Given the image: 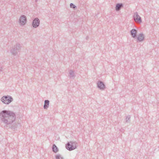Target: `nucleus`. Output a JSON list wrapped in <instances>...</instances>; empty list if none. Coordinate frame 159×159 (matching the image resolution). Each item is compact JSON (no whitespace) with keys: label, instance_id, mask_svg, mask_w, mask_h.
<instances>
[{"label":"nucleus","instance_id":"17","mask_svg":"<svg viewBox=\"0 0 159 159\" xmlns=\"http://www.w3.org/2000/svg\"><path fill=\"white\" fill-rule=\"evenodd\" d=\"M56 159H63V158L61 157L60 155H57L56 156Z\"/></svg>","mask_w":159,"mask_h":159},{"label":"nucleus","instance_id":"6","mask_svg":"<svg viewBox=\"0 0 159 159\" xmlns=\"http://www.w3.org/2000/svg\"><path fill=\"white\" fill-rule=\"evenodd\" d=\"M97 87L100 89L104 90L106 89V86L104 83L102 81L99 80L97 83Z\"/></svg>","mask_w":159,"mask_h":159},{"label":"nucleus","instance_id":"4","mask_svg":"<svg viewBox=\"0 0 159 159\" xmlns=\"http://www.w3.org/2000/svg\"><path fill=\"white\" fill-rule=\"evenodd\" d=\"M13 98L10 96H3L1 99L2 102L5 104H8L13 101Z\"/></svg>","mask_w":159,"mask_h":159},{"label":"nucleus","instance_id":"19","mask_svg":"<svg viewBox=\"0 0 159 159\" xmlns=\"http://www.w3.org/2000/svg\"><path fill=\"white\" fill-rule=\"evenodd\" d=\"M120 131L121 132H123L124 130V129H121L120 130Z\"/></svg>","mask_w":159,"mask_h":159},{"label":"nucleus","instance_id":"9","mask_svg":"<svg viewBox=\"0 0 159 159\" xmlns=\"http://www.w3.org/2000/svg\"><path fill=\"white\" fill-rule=\"evenodd\" d=\"M137 42H141L144 39V35L143 33H141L139 34L138 35V37H137Z\"/></svg>","mask_w":159,"mask_h":159},{"label":"nucleus","instance_id":"11","mask_svg":"<svg viewBox=\"0 0 159 159\" xmlns=\"http://www.w3.org/2000/svg\"><path fill=\"white\" fill-rule=\"evenodd\" d=\"M123 6L122 3H117L116 6V10L117 11H119Z\"/></svg>","mask_w":159,"mask_h":159},{"label":"nucleus","instance_id":"12","mask_svg":"<svg viewBox=\"0 0 159 159\" xmlns=\"http://www.w3.org/2000/svg\"><path fill=\"white\" fill-rule=\"evenodd\" d=\"M49 104V101L48 100H46L44 101V104L43 106V108L45 109H47L48 107Z\"/></svg>","mask_w":159,"mask_h":159},{"label":"nucleus","instance_id":"10","mask_svg":"<svg viewBox=\"0 0 159 159\" xmlns=\"http://www.w3.org/2000/svg\"><path fill=\"white\" fill-rule=\"evenodd\" d=\"M137 32V30L135 29H132L130 30V34L133 38L136 37Z\"/></svg>","mask_w":159,"mask_h":159},{"label":"nucleus","instance_id":"18","mask_svg":"<svg viewBox=\"0 0 159 159\" xmlns=\"http://www.w3.org/2000/svg\"><path fill=\"white\" fill-rule=\"evenodd\" d=\"M3 71V68L2 67H1L0 68V71Z\"/></svg>","mask_w":159,"mask_h":159},{"label":"nucleus","instance_id":"13","mask_svg":"<svg viewBox=\"0 0 159 159\" xmlns=\"http://www.w3.org/2000/svg\"><path fill=\"white\" fill-rule=\"evenodd\" d=\"M69 72L70 74V77L71 79H74L75 76L74 71L72 70H70L69 71Z\"/></svg>","mask_w":159,"mask_h":159},{"label":"nucleus","instance_id":"20","mask_svg":"<svg viewBox=\"0 0 159 159\" xmlns=\"http://www.w3.org/2000/svg\"><path fill=\"white\" fill-rule=\"evenodd\" d=\"M89 38V37L88 36H87L86 37V39H87Z\"/></svg>","mask_w":159,"mask_h":159},{"label":"nucleus","instance_id":"8","mask_svg":"<svg viewBox=\"0 0 159 159\" xmlns=\"http://www.w3.org/2000/svg\"><path fill=\"white\" fill-rule=\"evenodd\" d=\"M39 24L40 20L39 18H35L33 20L32 26L34 28H36L39 26Z\"/></svg>","mask_w":159,"mask_h":159},{"label":"nucleus","instance_id":"15","mask_svg":"<svg viewBox=\"0 0 159 159\" xmlns=\"http://www.w3.org/2000/svg\"><path fill=\"white\" fill-rule=\"evenodd\" d=\"M130 116L129 115H128L125 118L126 122V123H129L130 121Z\"/></svg>","mask_w":159,"mask_h":159},{"label":"nucleus","instance_id":"3","mask_svg":"<svg viewBox=\"0 0 159 159\" xmlns=\"http://www.w3.org/2000/svg\"><path fill=\"white\" fill-rule=\"evenodd\" d=\"M77 143L75 142L70 141L68 142L66 145V148L68 150L71 151L76 148Z\"/></svg>","mask_w":159,"mask_h":159},{"label":"nucleus","instance_id":"14","mask_svg":"<svg viewBox=\"0 0 159 159\" xmlns=\"http://www.w3.org/2000/svg\"><path fill=\"white\" fill-rule=\"evenodd\" d=\"M52 151L54 153H56L58 151V149L55 144H53L52 147Z\"/></svg>","mask_w":159,"mask_h":159},{"label":"nucleus","instance_id":"5","mask_svg":"<svg viewBox=\"0 0 159 159\" xmlns=\"http://www.w3.org/2000/svg\"><path fill=\"white\" fill-rule=\"evenodd\" d=\"M26 21V16L24 15H21L19 19L20 24L22 25H24L25 24Z\"/></svg>","mask_w":159,"mask_h":159},{"label":"nucleus","instance_id":"21","mask_svg":"<svg viewBox=\"0 0 159 159\" xmlns=\"http://www.w3.org/2000/svg\"><path fill=\"white\" fill-rule=\"evenodd\" d=\"M38 0H35V2H37L38 1Z\"/></svg>","mask_w":159,"mask_h":159},{"label":"nucleus","instance_id":"2","mask_svg":"<svg viewBox=\"0 0 159 159\" xmlns=\"http://www.w3.org/2000/svg\"><path fill=\"white\" fill-rule=\"evenodd\" d=\"M21 46L19 43H17L16 45H14L10 51L14 55H16L20 52Z\"/></svg>","mask_w":159,"mask_h":159},{"label":"nucleus","instance_id":"7","mask_svg":"<svg viewBox=\"0 0 159 159\" xmlns=\"http://www.w3.org/2000/svg\"><path fill=\"white\" fill-rule=\"evenodd\" d=\"M133 18L136 22H138L139 23L142 22V21L141 17L139 15L138 13H134L133 15Z\"/></svg>","mask_w":159,"mask_h":159},{"label":"nucleus","instance_id":"16","mask_svg":"<svg viewBox=\"0 0 159 159\" xmlns=\"http://www.w3.org/2000/svg\"><path fill=\"white\" fill-rule=\"evenodd\" d=\"M70 8H74V9L76 8V6L72 3H71L70 4Z\"/></svg>","mask_w":159,"mask_h":159},{"label":"nucleus","instance_id":"1","mask_svg":"<svg viewBox=\"0 0 159 159\" xmlns=\"http://www.w3.org/2000/svg\"><path fill=\"white\" fill-rule=\"evenodd\" d=\"M16 118V115L13 111L5 110L0 113V120L12 129H15L18 126L17 124L13 123Z\"/></svg>","mask_w":159,"mask_h":159}]
</instances>
